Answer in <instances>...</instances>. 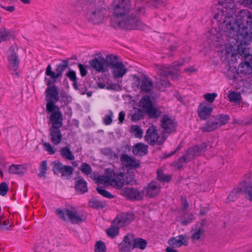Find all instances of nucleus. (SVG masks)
I'll list each match as a JSON object with an SVG mask.
<instances>
[{
  "instance_id": "obj_29",
  "label": "nucleus",
  "mask_w": 252,
  "mask_h": 252,
  "mask_svg": "<svg viewBox=\"0 0 252 252\" xmlns=\"http://www.w3.org/2000/svg\"><path fill=\"white\" fill-rule=\"evenodd\" d=\"M114 176L113 170L108 169L106 171L105 175L98 177L97 183L99 184H109L111 186V178Z\"/></svg>"
},
{
  "instance_id": "obj_58",
  "label": "nucleus",
  "mask_w": 252,
  "mask_h": 252,
  "mask_svg": "<svg viewBox=\"0 0 252 252\" xmlns=\"http://www.w3.org/2000/svg\"><path fill=\"white\" fill-rule=\"evenodd\" d=\"M134 178L133 177V175H126L125 174V184H132L133 182H134Z\"/></svg>"
},
{
  "instance_id": "obj_44",
  "label": "nucleus",
  "mask_w": 252,
  "mask_h": 252,
  "mask_svg": "<svg viewBox=\"0 0 252 252\" xmlns=\"http://www.w3.org/2000/svg\"><path fill=\"white\" fill-rule=\"evenodd\" d=\"M53 171L55 174L61 173L64 165L59 160L53 162Z\"/></svg>"
},
{
  "instance_id": "obj_11",
  "label": "nucleus",
  "mask_w": 252,
  "mask_h": 252,
  "mask_svg": "<svg viewBox=\"0 0 252 252\" xmlns=\"http://www.w3.org/2000/svg\"><path fill=\"white\" fill-rule=\"evenodd\" d=\"M68 67V61L67 60H63V63L57 65L56 72L52 70L50 64H48L45 71V74L49 76V80L54 81L56 82V79L61 76L63 71Z\"/></svg>"
},
{
  "instance_id": "obj_26",
  "label": "nucleus",
  "mask_w": 252,
  "mask_h": 252,
  "mask_svg": "<svg viewBox=\"0 0 252 252\" xmlns=\"http://www.w3.org/2000/svg\"><path fill=\"white\" fill-rule=\"evenodd\" d=\"M111 69L112 74L116 79L123 77L127 72L126 67L122 62Z\"/></svg>"
},
{
  "instance_id": "obj_59",
  "label": "nucleus",
  "mask_w": 252,
  "mask_h": 252,
  "mask_svg": "<svg viewBox=\"0 0 252 252\" xmlns=\"http://www.w3.org/2000/svg\"><path fill=\"white\" fill-rule=\"evenodd\" d=\"M50 250L48 248L44 247L42 245H39L35 247V252H50Z\"/></svg>"
},
{
  "instance_id": "obj_32",
  "label": "nucleus",
  "mask_w": 252,
  "mask_h": 252,
  "mask_svg": "<svg viewBox=\"0 0 252 252\" xmlns=\"http://www.w3.org/2000/svg\"><path fill=\"white\" fill-rule=\"evenodd\" d=\"M75 188L78 192L81 193L88 191L87 184L82 177L76 182Z\"/></svg>"
},
{
  "instance_id": "obj_27",
  "label": "nucleus",
  "mask_w": 252,
  "mask_h": 252,
  "mask_svg": "<svg viewBox=\"0 0 252 252\" xmlns=\"http://www.w3.org/2000/svg\"><path fill=\"white\" fill-rule=\"evenodd\" d=\"M104 60L108 69V67L112 69L122 62L118 56L113 54L107 55Z\"/></svg>"
},
{
  "instance_id": "obj_14",
  "label": "nucleus",
  "mask_w": 252,
  "mask_h": 252,
  "mask_svg": "<svg viewBox=\"0 0 252 252\" xmlns=\"http://www.w3.org/2000/svg\"><path fill=\"white\" fill-rule=\"evenodd\" d=\"M122 194L130 200H142L144 195L143 190L140 191L133 188H125L123 191Z\"/></svg>"
},
{
  "instance_id": "obj_22",
  "label": "nucleus",
  "mask_w": 252,
  "mask_h": 252,
  "mask_svg": "<svg viewBox=\"0 0 252 252\" xmlns=\"http://www.w3.org/2000/svg\"><path fill=\"white\" fill-rule=\"evenodd\" d=\"M60 128L50 127L49 128V138L51 142L55 145L59 144L63 139Z\"/></svg>"
},
{
  "instance_id": "obj_8",
  "label": "nucleus",
  "mask_w": 252,
  "mask_h": 252,
  "mask_svg": "<svg viewBox=\"0 0 252 252\" xmlns=\"http://www.w3.org/2000/svg\"><path fill=\"white\" fill-rule=\"evenodd\" d=\"M18 47L14 45L11 46L7 52V60L8 61V68L12 75L19 77V64L20 60L18 55Z\"/></svg>"
},
{
  "instance_id": "obj_33",
  "label": "nucleus",
  "mask_w": 252,
  "mask_h": 252,
  "mask_svg": "<svg viewBox=\"0 0 252 252\" xmlns=\"http://www.w3.org/2000/svg\"><path fill=\"white\" fill-rule=\"evenodd\" d=\"M25 170V168L23 165L13 164L9 168V173L17 174L21 176L24 174Z\"/></svg>"
},
{
  "instance_id": "obj_41",
  "label": "nucleus",
  "mask_w": 252,
  "mask_h": 252,
  "mask_svg": "<svg viewBox=\"0 0 252 252\" xmlns=\"http://www.w3.org/2000/svg\"><path fill=\"white\" fill-rule=\"evenodd\" d=\"M121 227L116 224L114 225L111 224V226L106 230V233L107 235L111 238H114L116 235L119 233V229Z\"/></svg>"
},
{
  "instance_id": "obj_62",
  "label": "nucleus",
  "mask_w": 252,
  "mask_h": 252,
  "mask_svg": "<svg viewBox=\"0 0 252 252\" xmlns=\"http://www.w3.org/2000/svg\"><path fill=\"white\" fill-rule=\"evenodd\" d=\"M158 84H160L162 86V87H160L159 86V90H161L163 88L167 87L170 86V83L167 80L160 79L159 82L158 83Z\"/></svg>"
},
{
  "instance_id": "obj_47",
  "label": "nucleus",
  "mask_w": 252,
  "mask_h": 252,
  "mask_svg": "<svg viewBox=\"0 0 252 252\" xmlns=\"http://www.w3.org/2000/svg\"><path fill=\"white\" fill-rule=\"evenodd\" d=\"M74 169L70 166L64 165L61 173L62 176H70L73 172Z\"/></svg>"
},
{
  "instance_id": "obj_54",
  "label": "nucleus",
  "mask_w": 252,
  "mask_h": 252,
  "mask_svg": "<svg viewBox=\"0 0 252 252\" xmlns=\"http://www.w3.org/2000/svg\"><path fill=\"white\" fill-rule=\"evenodd\" d=\"M217 96V94L216 93H207L204 95L205 99L209 102H213Z\"/></svg>"
},
{
  "instance_id": "obj_19",
  "label": "nucleus",
  "mask_w": 252,
  "mask_h": 252,
  "mask_svg": "<svg viewBox=\"0 0 252 252\" xmlns=\"http://www.w3.org/2000/svg\"><path fill=\"white\" fill-rule=\"evenodd\" d=\"M134 220V216L132 213L124 214L117 216L116 219L112 221V224H116L121 227L129 224Z\"/></svg>"
},
{
  "instance_id": "obj_56",
  "label": "nucleus",
  "mask_w": 252,
  "mask_h": 252,
  "mask_svg": "<svg viewBox=\"0 0 252 252\" xmlns=\"http://www.w3.org/2000/svg\"><path fill=\"white\" fill-rule=\"evenodd\" d=\"M184 219L182 220V223L184 225H186L194 220L195 217L192 214H189L187 219L185 216L184 217Z\"/></svg>"
},
{
  "instance_id": "obj_35",
  "label": "nucleus",
  "mask_w": 252,
  "mask_h": 252,
  "mask_svg": "<svg viewBox=\"0 0 252 252\" xmlns=\"http://www.w3.org/2000/svg\"><path fill=\"white\" fill-rule=\"evenodd\" d=\"M147 242L146 240L141 238H133V247L139 248L141 250H144L146 247Z\"/></svg>"
},
{
  "instance_id": "obj_1",
  "label": "nucleus",
  "mask_w": 252,
  "mask_h": 252,
  "mask_svg": "<svg viewBox=\"0 0 252 252\" xmlns=\"http://www.w3.org/2000/svg\"><path fill=\"white\" fill-rule=\"evenodd\" d=\"M236 7L233 0H219L217 11L214 18L223 37H240L244 42L252 37V15L248 10H242L234 17Z\"/></svg>"
},
{
  "instance_id": "obj_61",
  "label": "nucleus",
  "mask_w": 252,
  "mask_h": 252,
  "mask_svg": "<svg viewBox=\"0 0 252 252\" xmlns=\"http://www.w3.org/2000/svg\"><path fill=\"white\" fill-rule=\"evenodd\" d=\"M78 66L81 75L82 77L85 76L87 75V71L84 65L81 63H79Z\"/></svg>"
},
{
  "instance_id": "obj_57",
  "label": "nucleus",
  "mask_w": 252,
  "mask_h": 252,
  "mask_svg": "<svg viewBox=\"0 0 252 252\" xmlns=\"http://www.w3.org/2000/svg\"><path fill=\"white\" fill-rule=\"evenodd\" d=\"M43 146L45 150L47 151L49 154H54L55 151L53 149L52 145L48 142H45L43 143Z\"/></svg>"
},
{
  "instance_id": "obj_48",
  "label": "nucleus",
  "mask_w": 252,
  "mask_h": 252,
  "mask_svg": "<svg viewBox=\"0 0 252 252\" xmlns=\"http://www.w3.org/2000/svg\"><path fill=\"white\" fill-rule=\"evenodd\" d=\"M47 163L46 160H43L40 165V172L38 176L40 177H45L46 170L47 169Z\"/></svg>"
},
{
  "instance_id": "obj_15",
  "label": "nucleus",
  "mask_w": 252,
  "mask_h": 252,
  "mask_svg": "<svg viewBox=\"0 0 252 252\" xmlns=\"http://www.w3.org/2000/svg\"><path fill=\"white\" fill-rule=\"evenodd\" d=\"M160 189L159 183L157 181H152L147 187L143 189L144 194L149 198H154L159 194Z\"/></svg>"
},
{
  "instance_id": "obj_34",
  "label": "nucleus",
  "mask_w": 252,
  "mask_h": 252,
  "mask_svg": "<svg viewBox=\"0 0 252 252\" xmlns=\"http://www.w3.org/2000/svg\"><path fill=\"white\" fill-rule=\"evenodd\" d=\"M60 152L62 157L66 159L73 160L75 159L74 156L73 155L70 149L67 147L62 148Z\"/></svg>"
},
{
  "instance_id": "obj_5",
  "label": "nucleus",
  "mask_w": 252,
  "mask_h": 252,
  "mask_svg": "<svg viewBox=\"0 0 252 252\" xmlns=\"http://www.w3.org/2000/svg\"><path fill=\"white\" fill-rule=\"evenodd\" d=\"M108 10L106 4L102 1L91 8L87 13V19L94 25L101 24L107 16Z\"/></svg>"
},
{
  "instance_id": "obj_16",
  "label": "nucleus",
  "mask_w": 252,
  "mask_h": 252,
  "mask_svg": "<svg viewBox=\"0 0 252 252\" xmlns=\"http://www.w3.org/2000/svg\"><path fill=\"white\" fill-rule=\"evenodd\" d=\"M133 234H127L125 236L123 241L119 244L118 249L121 252H130L133 249Z\"/></svg>"
},
{
  "instance_id": "obj_37",
  "label": "nucleus",
  "mask_w": 252,
  "mask_h": 252,
  "mask_svg": "<svg viewBox=\"0 0 252 252\" xmlns=\"http://www.w3.org/2000/svg\"><path fill=\"white\" fill-rule=\"evenodd\" d=\"M214 117L216 122L219 124L220 127L227 123L230 119L229 116L227 114H222Z\"/></svg>"
},
{
  "instance_id": "obj_51",
  "label": "nucleus",
  "mask_w": 252,
  "mask_h": 252,
  "mask_svg": "<svg viewBox=\"0 0 252 252\" xmlns=\"http://www.w3.org/2000/svg\"><path fill=\"white\" fill-rule=\"evenodd\" d=\"M80 169L83 173L87 175L90 174L92 171L91 166L86 162H83L82 164Z\"/></svg>"
},
{
  "instance_id": "obj_20",
  "label": "nucleus",
  "mask_w": 252,
  "mask_h": 252,
  "mask_svg": "<svg viewBox=\"0 0 252 252\" xmlns=\"http://www.w3.org/2000/svg\"><path fill=\"white\" fill-rule=\"evenodd\" d=\"M138 85L142 92L150 93L153 87L152 80L147 76H143L141 79H137Z\"/></svg>"
},
{
  "instance_id": "obj_9",
  "label": "nucleus",
  "mask_w": 252,
  "mask_h": 252,
  "mask_svg": "<svg viewBox=\"0 0 252 252\" xmlns=\"http://www.w3.org/2000/svg\"><path fill=\"white\" fill-rule=\"evenodd\" d=\"M184 64L183 62L181 63H178L175 62L173 63L171 66L167 65L164 66L156 65L157 70L158 71V73L161 76H168L170 75L173 79L176 78L179 75L180 71V67L183 66Z\"/></svg>"
},
{
  "instance_id": "obj_28",
  "label": "nucleus",
  "mask_w": 252,
  "mask_h": 252,
  "mask_svg": "<svg viewBox=\"0 0 252 252\" xmlns=\"http://www.w3.org/2000/svg\"><path fill=\"white\" fill-rule=\"evenodd\" d=\"M219 124L216 122L213 116L207 121L205 126L202 127L203 132H211L219 128Z\"/></svg>"
},
{
  "instance_id": "obj_50",
  "label": "nucleus",
  "mask_w": 252,
  "mask_h": 252,
  "mask_svg": "<svg viewBox=\"0 0 252 252\" xmlns=\"http://www.w3.org/2000/svg\"><path fill=\"white\" fill-rule=\"evenodd\" d=\"M102 153L111 159H115L118 158L117 154L110 149L105 148L103 149L102 150Z\"/></svg>"
},
{
  "instance_id": "obj_6",
  "label": "nucleus",
  "mask_w": 252,
  "mask_h": 252,
  "mask_svg": "<svg viewBox=\"0 0 252 252\" xmlns=\"http://www.w3.org/2000/svg\"><path fill=\"white\" fill-rule=\"evenodd\" d=\"M55 212L59 217L63 220H66V215L71 222L74 224L79 223L85 219L83 214L78 213L76 209L72 206H69L66 208L64 211L58 209L56 210Z\"/></svg>"
},
{
  "instance_id": "obj_7",
  "label": "nucleus",
  "mask_w": 252,
  "mask_h": 252,
  "mask_svg": "<svg viewBox=\"0 0 252 252\" xmlns=\"http://www.w3.org/2000/svg\"><path fill=\"white\" fill-rule=\"evenodd\" d=\"M206 147V144L203 143L189 148L186 154L178 158L176 163L177 168L181 169L183 167V163L188 162L195 157L199 156L200 152Z\"/></svg>"
},
{
  "instance_id": "obj_46",
  "label": "nucleus",
  "mask_w": 252,
  "mask_h": 252,
  "mask_svg": "<svg viewBox=\"0 0 252 252\" xmlns=\"http://www.w3.org/2000/svg\"><path fill=\"white\" fill-rule=\"evenodd\" d=\"M96 190L99 194L101 195L102 196L106 198L109 199H112L114 198V196L112 194H111L110 192L107 191L105 189H103L101 188L97 187L96 188Z\"/></svg>"
},
{
  "instance_id": "obj_12",
  "label": "nucleus",
  "mask_w": 252,
  "mask_h": 252,
  "mask_svg": "<svg viewBox=\"0 0 252 252\" xmlns=\"http://www.w3.org/2000/svg\"><path fill=\"white\" fill-rule=\"evenodd\" d=\"M144 138L145 141L149 144L151 145H154L157 144L158 145H161L166 139V137H164L163 138V136L161 140L159 139L157 128L153 125L149 127Z\"/></svg>"
},
{
  "instance_id": "obj_64",
  "label": "nucleus",
  "mask_w": 252,
  "mask_h": 252,
  "mask_svg": "<svg viewBox=\"0 0 252 252\" xmlns=\"http://www.w3.org/2000/svg\"><path fill=\"white\" fill-rule=\"evenodd\" d=\"M182 148L181 144H179L176 148V149L172 151L171 153L168 154H165V156L164 157V158H169L173 155H174L177 151H179Z\"/></svg>"
},
{
  "instance_id": "obj_2",
  "label": "nucleus",
  "mask_w": 252,
  "mask_h": 252,
  "mask_svg": "<svg viewBox=\"0 0 252 252\" xmlns=\"http://www.w3.org/2000/svg\"><path fill=\"white\" fill-rule=\"evenodd\" d=\"M131 9V0H114L113 3V16L111 25L115 29L143 30L145 25L133 13L128 15Z\"/></svg>"
},
{
  "instance_id": "obj_36",
  "label": "nucleus",
  "mask_w": 252,
  "mask_h": 252,
  "mask_svg": "<svg viewBox=\"0 0 252 252\" xmlns=\"http://www.w3.org/2000/svg\"><path fill=\"white\" fill-rule=\"evenodd\" d=\"M191 239L192 241L198 240L203 236L204 230L201 227H195L192 229Z\"/></svg>"
},
{
  "instance_id": "obj_23",
  "label": "nucleus",
  "mask_w": 252,
  "mask_h": 252,
  "mask_svg": "<svg viewBox=\"0 0 252 252\" xmlns=\"http://www.w3.org/2000/svg\"><path fill=\"white\" fill-rule=\"evenodd\" d=\"M114 177L111 178V186L113 187L121 189L125 185V174L122 172L116 173L113 170Z\"/></svg>"
},
{
  "instance_id": "obj_42",
  "label": "nucleus",
  "mask_w": 252,
  "mask_h": 252,
  "mask_svg": "<svg viewBox=\"0 0 252 252\" xmlns=\"http://www.w3.org/2000/svg\"><path fill=\"white\" fill-rule=\"evenodd\" d=\"M157 179L161 182H169L171 179L170 175L165 174L162 170H157Z\"/></svg>"
},
{
  "instance_id": "obj_4",
  "label": "nucleus",
  "mask_w": 252,
  "mask_h": 252,
  "mask_svg": "<svg viewBox=\"0 0 252 252\" xmlns=\"http://www.w3.org/2000/svg\"><path fill=\"white\" fill-rule=\"evenodd\" d=\"M45 81L47 88L45 90L46 111L47 112H53L58 107L56 103L59 100V93L57 87L54 85L55 82L49 80V78L45 77Z\"/></svg>"
},
{
  "instance_id": "obj_24",
  "label": "nucleus",
  "mask_w": 252,
  "mask_h": 252,
  "mask_svg": "<svg viewBox=\"0 0 252 252\" xmlns=\"http://www.w3.org/2000/svg\"><path fill=\"white\" fill-rule=\"evenodd\" d=\"M168 242L169 245L173 248L180 247L182 245H188L186 236L184 235H180L175 237L170 238Z\"/></svg>"
},
{
  "instance_id": "obj_17",
  "label": "nucleus",
  "mask_w": 252,
  "mask_h": 252,
  "mask_svg": "<svg viewBox=\"0 0 252 252\" xmlns=\"http://www.w3.org/2000/svg\"><path fill=\"white\" fill-rule=\"evenodd\" d=\"M51 113L52 114L49 117L51 123V127H61L63 126V119L60 108L58 106L56 107L54 111Z\"/></svg>"
},
{
  "instance_id": "obj_3",
  "label": "nucleus",
  "mask_w": 252,
  "mask_h": 252,
  "mask_svg": "<svg viewBox=\"0 0 252 252\" xmlns=\"http://www.w3.org/2000/svg\"><path fill=\"white\" fill-rule=\"evenodd\" d=\"M208 37L212 43H217L216 46H225L231 48L237 47L242 56L246 58L249 56V48L247 46L251 44L252 39L248 42H244L240 37H223L221 33L216 29H212Z\"/></svg>"
},
{
  "instance_id": "obj_38",
  "label": "nucleus",
  "mask_w": 252,
  "mask_h": 252,
  "mask_svg": "<svg viewBox=\"0 0 252 252\" xmlns=\"http://www.w3.org/2000/svg\"><path fill=\"white\" fill-rule=\"evenodd\" d=\"M228 100L232 102L239 103L242 99L241 94L235 91L230 92L228 94Z\"/></svg>"
},
{
  "instance_id": "obj_52",
  "label": "nucleus",
  "mask_w": 252,
  "mask_h": 252,
  "mask_svg": "<svg viewBox=\"0 0 252 252\" xmlns=\"http://www.w3.org/2000/svg\"><path fill=\"white\" fill-rule=\"evenodd\" d=\"M95 251L96 252H105L106 247L104 243L101 241L97 242L95 245Z\"/></svg>"
},
{
  "instance_id": "obj_39",
  "label": "nucleus",
  "mask_w": 252,
  "mask_h": 252,
  "mask_svg": "<svg viewBox=\"0 0 252 252\" xmlns=\"http://www.w3.org/2000/svg\"><path fill=\"white\" fill-rule=\"evenodd\" d=\"M143 112L142 110L134 108L131 111V120L137 121L140 120L143 116Z\"/></svg>"
},
{
  "instance_id": "obj_63",
  "label": "nucleus",
  "mask_w": 252,
  "mask_h": 252,
  "mask_svg": "<svg viewBox=\"0 0 252 252\" xmlns=\"http://www.w3.org/2000/svg\"><path fill=\"white\" fill-rule=\"evenodd\" d=\"M135 11L136 12V13H137V15L136 16H134L133 14V16L134 17H137L138 18V19L139 20L138 17L141 15V14H144V13L145 12V9L144 8V7H142V6H140V7H136V9H135Z\"/></svg>"
},
{
  "instance_id": "obj_55",
  "label": "nucleus",
  "mask_w": 252,
  "mask_h": 252,
  "mask_svg": "<svg viewBox=\"0 0 252 252\" xmlns=\"http://www.w3.org/2000/svg\"><path fill=\"white\" fill-rule=\"evenodd\" d=\"M8 190V187L7 184L5 182H2L0 184V194L2 196H4L6 194Z\"/></svg>"
},
{
  "instance_id": "obj_25",
  "label": "nucleus",
  "mask_w": 252,
  "mask_h": 252,
  "mask_svg": "<svg viewBox=\"0 0 252 252\" xmlns=\"http://www.w3.org/2000/svg\"><path fill=\"white\" fill-rule=\"evenodd\" d=\"M212 108L204 103H201L197 109L199 117L202 120H206L211 114Z\"/></svg>"
},
{
  "instance_id": "obj_43",
  "label": "nucleus",
  "mask_w": 252,
  "mask_h": 252,
  "mask_svg": "<svg viewBox=\"0 0 252 252\" xmlns=\"http://www.w3.org/2000/svg\"><path fill=\"white\" fill-rule=\"evenodd\" d=\"M130 131L137 138H141L142 137L143 130L138 126H132L130 128Z\"/></svg>"
},
{
  "instance_id": "obj_13",
  "label": "nucleus",
  "mask_w": 252,
  "mask_h": 252,
  "mask_svg": "<svg viewBox=\"0 0 252 252\" xmlns=\"http://www.w3.org/2000/svg\"><path fill=\"white\" fill-rule=\"evenodd\" d=\"M160 126L163 129V138L167 137L166 134H170L176 131L177 123L174 120L168 115H163L161 120Z\"/></svg>"
},
{
  "instance_id": "obj_40",
  "label": "nucleus",
  "mask_w": 252,
  "mask_h": 252,
  "mask_svg": "<svg viewBox=\"0 0 252 252\" xmlns=\"http://www.w3.org/2000/svg\"><path fill=\"white\" fill-rule=\"evenodd\" d=\"M89 206L94 208H103L106 206V203L104 201L95 199H91L89 202Z\"/></svg>"
},
{
  "instance_id": "obj_53",
  "label": "nucleus",
  "mask_w": 252,
  "mask_h": 252,
  "mask_svg": "<svg viewBox=\"0 0 252 252\" xmlns=\"http://www.w3.org/2000/svg\"><path fill=\"white\" fill-rule=\"evenodd\" d=\"M109 114L105 115L103 118V123L105 125H109L112 122V118L113 116V113L111 110L109 111Z\"/></svg>"
},
{
  "instance_id": "obj_45",
  "label": "nucleus",
  "mask_w": 252,
  "mask_h": 252,
  "mask_svg": "<svg viewBox=\"0 0 252 252\" xmlns=\"http://www.w3.org/2000/svg\"><path fill=\"white\" fill-rule=\"evenodd\" d=\"M244 193L246 198L252 202V185L251 184L245 185Z\"/></svg>"
},
{
  "instance_id": "obj_18",
  "label": "nucleus",
  "mask_w": 252,
  "mask_h": 252,
  "mask_svg": "<svg viewBox=\"0 0 252 252\" xmlns=\"http://www.w3.org/2000/svg\"><path fill=\"white\" fill-rule=\"evenodd\" d=\"M120 159L122 164L127 168H136L140 166L139 161L126 154H122Z\"/></svg>"
},
{
  "instance_id": "obj_30",
  "label": "nucleus",
  "mask_w": 252,
  "mask_h": 252,
  "mask_svg": "<svg viewBox=\"0 0 252 252\" xmlns=\"http://www.w3.org/2000/svg\"><path fill=\"white\" fill-rule=\"evenodd\" d=\"M148 152V146L143 143H138L132 148V153L135 156H144Z\"/></svg>"
},
{
  "instance_id": "obj_10",
  "label": "nucleus",
  "mask_w": 252,
  "mask_h": 252,
  "mask_svg": "<svg viewBox=\"0 0 252 252\" xmlns=\"http://www.w3.org/2000/svg\"><path fill=\"white\" fill-rule=\"evenodd\" d=\"M139 104L151 118H157L159 117L162 112L158 108L154 107L149 95H145L141 98Z\"/></svg>"
},
{
  "instance_id": "obj_31",
  "label": "nucleus",
  "mask_w": 252,
  "mask_h": 252,
  "mask_svg": "<svg viewBox=\"0 0 252 252\" xmlns=\"http://www.w3.org/2000/svg\"><path fill=\"white\" fill-rule=\"evenodd\" d=\"M11 36V31L4 26L0 28V43L10 40Z\"/></svg>"
},
{
  "instance_id": "obj_60",
  "label": "nucleus",
  "mask_w": 252,
  "mask_h": 252,
  "mask_svg": "<svg viewBox=\"0 0 252 252\" xmlns=\"http://www.w3.org/2000/svg\"><path fill=\"white\" fill-rule=\"evenodd\" d=\"M66 75L69 78L70 81H76L77 77L76 76L75 72L70 70L66 74Z\"/></svg>"
},
{
  "instance_id": "obj_21",
  "label": "nucleus",
  "mask_w": 252,
  "mask_h": 252,
  "mask_svg": "<svg viewBox=\"0 0 252 252\" xmlns=\"http://www.w3.org/2000/svg\"><path fill=\"white\" fill-rule=\"evenodd\" d=\"M89 64L96 71L104 72L108 70L104 58H94L89 62Z\"/></svg>"
},
{
  "instance_id": "obj_49",
  "label": "nucleus",
  "mask_w": 252,
  "mask_h": 252,
  "mask_svg": "<svg viewBox=\"0 0 252 252\" xmlns=\"http://www.w3.org/2000/svg\"><path fill=\"white\" fill-rule=\"evenodd\" d=\"M11 227V225L9 223L8 220H3L2 219V215L0 217V230L4 231L8 230Z\"/></svg>"
}]
</instances>
